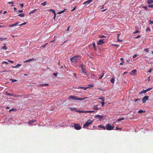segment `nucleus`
<instances>
[{"instance_id": "42", "label": "nucleus", "mask_w": 153, "mask_h": 153, "mask_svg": "<svg viewBox=\"0 0 153 153\" xmlns=\"http://www.w3.org/2000/svg\"><path fill=\"white\" fill-rule=\"evenodd\" d=\"M94 87V85H93L92 84H91L88 85V87Z\"/></svg>"}, {"instance_id": "49", "label": "nucleus", "mask_w": 153, "mask_h": 153, "mask_svg": "<svg viewBox=\"0 0 153 153\" xmlns=\"http://www.w3.org/2000/svg\"><path fill=\"white\" fill-rule=\"evenodd\" d=\"M103 75H104V74H102V75L101 76H100V77H99V79H102V77H103Z\"/></svg>"}, {"instance_id": "37", "label": "nucleus", "mask_w": 153, "mask_h": 153, "mask_svg": "<svg viewBox=\"0 0 153 153\" xmlns=\"http://www.w3.org/2000/svg\"><path fill=\"white\" fill-rule=\"evenodd\" d=\"M65 10L60 11L59 12V13H58V14H60L63 13V12H65Z\"/></svg>"}, {"instance_id": "4", "label": "nucleus", "mask_w": 153, "mask_h": 153, "mask_svg": "<svg viewBox=\"0 0 153 153\" xmlns=\"http://www.w3.org/2000/svg\"><path fill=\"white\" fill-rule=\"evenodd\" d=\"M78 56H75L70 58V60L73 63H76L77 62V58Z\"/></svg>"}, {"instance_id": "29", "label": "nucleus", "mask_w": 153, "mask_h": 153, "mask_svg": "<svg viewBox=\"0 0 153 153\" xmlns=\"http://www.w3.org/2000/svg\"><path fill=\"white\" fill-rule=\"evenodd\" d=\"M148 7L153 8V4H151V5H148Z\"/></svg>"}, {"instance_id": "36", "label": "nucleus", "mask_w": 153, "mask_h": 153, "mask_svg": "<svg viewBox=\"0 0 153 153\" xmlns=\"http://www.w3.org/2000/svg\"><path fill=\"white\" fill-rule=\"evenodd\" d=\"M36 10H34L33 11H32L31 12H30L29 13V14H31V13H34V12L36 11Z\"/></svg>"}, {"instance_id": "16", "label": "nucleus", "mask_w": 153, "mask_h": 153, "mask_svg": "<svg viewBox=\"0 0 153 153\" xmlns=\"http://www.w3.org/2000/svg\"><path fill=\"white\" fill-rule=\"evenodd\" d=\"M147 3L149 4H152L153 3V0H148Z\"/></svg>"}, {"instance_id": "38", "label": "nucleus", "mask_w": 153, "mask_h": 153, "mask_svg": "<svg viewBox=\"0 0 153 153\" xmlns=\"http://www.w3.org/2000/svg\"><path fill=\"white\" fill-rule=\"evenodd\" d=\"M106 37V36H104V35H100L99 36V38H105Z\"/></svg>"}, {"instance_id": "23", "label": "nucleus", "mask_w": 153, "mask_h": 153, "mask_svg": "<svg viewBox=\"0 0 153 153\" xmlns=\"http://www.w3.org/2000/svg\"><path fill=\"white\" fill-rule=\"evenodd\" d=\"M110 82L112 83H114V78H111V79H110Z\"/></svg>"}, {"instance_id": "34", "label": "nucleus", "mask_w": 153, "mask_h": 153, "mask_svg": "<svg viewBox=\"0 0 153 153\" xmlns=\"http://www.w3.org/2000/svg\"><path fill=\"white\" fill-rule=\"evenodd\" d=\"M98 99L102 100V101H104V98H99Z\"/></svg>"}, {"instance_id": "47", "label": "nucleus", "mask_w": 153, "mask_h": 153, "mask_svg": "<svg viewBox=\"0 0 153 153\" xmlns=\"http://www.w3.org/2000/svg\"><path fill=\"white\" fill-rule=\"evenodd\" d=\"M124 63V61H123L122 62H121V63H120V64H119V65H123V64Z\"/></svg>"}, {"instance_id": "60", "label": "nucleus", "mask_w": 153, "mask_h": 153, "mask_svg": "<svg viewBox=\"0 0 153 153\" xmlns=\"http://www.w3.org/2000/svg\"><path fill=\"white\" fill-rule=\"evenodd\" d=\"M18 12H19V13H22V10H19V11H18Z\"/></svg>"}, {"instance_id": "32", "label": "nucleus", "mask_w": 153, "mask_h": 153, "mask_svg": "<svg viewBox=\"0 0 153 153\" xmlns=\"http://www.w3.org/2000/svg\"><path fill=\"white\" fill-rule=\"evenodd\" d=\"M2 49L3 50H6L7 49V48H6V46L5 45H4L3 47L2 48Z\"/></svg>"}, {"instance_id": "48", "label": "nucleus", "mask_w": 153, "mask_h": 153, "mask_svg": "<svg viewBox=\"0 0 153 153\" xmlns=\"http://www.w3.org/2000/svg\"><path fill=\"white\" fill-rule=\"evenodd\" d=\"M89 88V87H84L83 88V89H84V90H86V89Z\"/></svg>"}, {"instance_id": "1", "label": "nucleus", "mask_w": 153, "mask_h": 153, "mask_svg": "<svg viewBox=\"0 0 153 153\" xmlns=\"http://www.w3.org/2000/svg\"><path fill=\"white\" fill-rule=\"evenodd\" d=\"M87 98V97L85 98H78L77 97H75L74 96H71L69 97L68 99H72L75 100H83L86 99Z\"/></svg>"}, {"instance_id": "41", "label": "nucleus", "mask_w": 153, "mask_h": 153, "mask_svg": "<svg viewBox=\"0 0 153 153\" xmlns=\"http://www.w3.org/2000/svg\"><path fill=\"white\" fill-rule=\"evenodd\" d=\"M93 45L94 48V50H96V47L95 46V44L94 43H93Z\"/></svg>"}, {"instance_id": "2", "label": "nucleus", "mask_w": 153, "mask_h": 153, "mask_svg": "<svg viewBox=\"0 0 153 153\" xmlns=\"http://www.w3.org/2000/svg\"><path fill=\"white\" fill-rule=\"evenodd\" d=\"M93 122V121L91 120H88L85 123L84 126H83V128H85L89 125H90Z\"/></svg>"}, {"instance_id": "44", "label": "nucleus", "mask_w": 153, "mask_h": 153, "mask_svg": "<svg viewBox=\"0 0 153 153\" xmlns=\"http://www.w3.org/2000/svg\"><path fill=\"white\" fill-rule=\"evenodd\" d=\"M149 23H150V24H153V20H149Z\"/></svg>"}, {"instance_id": "53", "label": "nucleus", "mask_w": 153, "mask_h": 153, "mask_svg": "<svg viewBox=\"0 0 153 153\" xmlns=\"http://www.w3.org/2000/svg\"><path fill=\"white\" fill-rule=\"evenodd\" d=\"M151 89H152V88H149L146 89V90H145L146 91H150Z\"/></svg>"}, {"instance_id": "19", "label": "nucleus", "mask_w": 153, "mask_h": 153, "mask_svg": "<svg viewBox=\"0 0 153 153\" xmlns=\"http://www.w3.org/2000/svg\"><path fill=\"white\" fill-rule=\"evenodd\" d=\"M76 111L80 113H85V111L76 110Z\"/></svg>"}, {"instance_id": "46", "label": "nucleus", "mask_w": 153, "mask_h": 153, "mask_svg": "<svg viewBox=\"0 0 153 153\" xmlns=\"http://www.w3.org/2000/svg\"><path fill=\"white\" fill-rule=\"evenodd\" d=\"M140 36L138 35L137 36L135 37V39H138V38H140Z\"/></svg>"}, {"instance_id": "50", "label": "nucleus", "mask_w": 153, "mask_h": 153, "mask_svg": "<svg viewBox=\"0 0 153 153\" xmlns=\"http://www.w3.org/2000/svg\"><path fill=\"white\" fill-rule=\"evenodd\" d=\"M144 51H145V52H149L148 49H144Z\"/></svg>"}, {"instance_id": "9", "label": "nucleus", "mask_w": 153, "mask_h": 153, "mask_svg": "<svg viewBox=\"0 0 153 153\" xmlns=\"http://www.w3.org/2000/svg\"><path fill=\"white\" fill-rule=\"evenodd\" d=\"M103 43V39H100L99 40V41H98V42L97 43V44L98 45H100Z\"/></svg>"}, {"instance_id": "3", "label": "nucleus", "mask_w": 153, "mask_h": 153, "mask_svg": "<svg viewBox=\"0 0 153 153\" xmlns=\"http://www.w3.org/2000/svg\"><path fill=\"white\" fill-rule=\"evenodd\" d=\"M105 128L108 130H111L114 128V126H111L110 123H108L106 124Z\"/></svg>"}, {"instance_id": "17", "label": "nucleus", "mask_w": 153, "mask_h": 153, "mask_svg": "<svg viewBox=\"0 0 153 153\" xmlns=\"http://www.w3.org/2000/svg\"><path fill=\"white\" fill-rule=\"evenodd\" d=\"M81 69H82V71L83 73L86 74V73L85 72V69L83 68V66H81Z\"/></svg>"}, {"instance_id": "8", "label": "nucleus", "mask_w": 153, "mask_h": 153, "mask_svg": "<svg viewBox=\"0 0 153 153\" xmlns=\"http://www.w3.org/2000/svg\"><path fill=\"white\" fill-rule=\"evenodd\" d=\"M136 72V69L133 70L130 72V74L131 75H134V74Z\"/></svg>"}, {"instance_id": "51", "label": "nucleus", "mask_w": 153, "mask_h": 153, "mask_svg": "<svg viewBox=\"0 0 153 153\" xmlns=\"http://www.w3.org/2000/svg\"><path fill=\"white\" fill-rule=\"evenodd\" d=\"M139 33V31L138 30H137L135 31V32H134L133 34H134L135 33Z\"/></svg>"}, {"instance_id": "12", "label": "nucleus", "mask_w": 153, "mask_h": 153, "mask_svg": "<svg viewBox=\"0 0 153 153\" xmlns=\"http://www.w3.org/2000/svg\"><path fill=\"white\" fill-rule=\"evenodd\" d=\"M92 1V0H88V1H86L85 2H84V4H89Z\"/></svg>"}, {"instance_id": "40", "label": "nucleus", "mask_w": 153, "mask_h": 153, "mask_svg": "<svg viewBox=\"0 0 153 153\" xmlns=\"http://www.w3.org/2000/svg\"><path fill=\"white\" fill-rule=\"evenodd\" d=\"M102 105V106L103 107V105H104V101H102L100 102Z\"/></svg>"}, {"instance_id": "26", "label": "nucleus", "mask_w": 153, "mask_h": 153, "mask_svg": "<svg viewBox=\"0 0 153 153\" xmlns=\"http://www.w3.org/2000/svg\"><path fill=\"white\" fill-rule=\"evenodd\" d=\"M124 120V118H120V119H118L117 120V121H120L121 120Z\"/></svg>"}, {"instance_id": "43", "label": "nucleus", "mask_w": 153, "mask_h": 153, "mask_svg": "<svg viewBox=\"0 0 153 153\" xmlns=\"http://www.w3.org/2000/svg\"><path fill=\"white\" fill-rule=\"evenodd\" d=\"M2 64H5L6 65L8 64L7 62L6 61H3L2 62Z\"/></svg>"}, {"instance_id": "22", "label": "nucleus", "mask_w": 153, "mask_h": 153, "mask_svg": "<svg viewBox=\"0 0 153 153\" xmlns=\"http://www.w3.org/2000/svg\"><path fill=\"white\" fill-rule=\"evenodd\" d=\"M49 85H48V84H42L39 85V86H48Z\"/></svg>"}, {"instance_id": "7", "label": "nucleus", "mask_w": 153, "mask_h": 153, "mask_svg": "<svg viewBox=\"0 0 153 153\" xmlns=\"http://www.w3.org/2000/svg\"><path fill=\"white\" fill-rule=\"evenodd\" d=\"M94 118H98L99 120H101L103 118V116L102 115H97L94 116Z\"/></svg>"}, {"instance_id": "33", "label": "nucleus", "mask_w": 153, "mask_h": 153, "mask_svg": "<svg viewBox=\"0 0 153 153\" xmlns=\"http://www.w3.org/2000/svg\"><path fill=\"white\" fill-rule=\"evenodd\" d=\"M46 4V2H44L41 4V5L43 6H45Z\"/></svg>"}, {"instance_id": "58", "label": "nucleus", "mask_w": 153, "mask_h": 153, "mask_svg": "<svg viewBox=\"0 0 153 153\" xmlns=\"http://www.w3.org/2000/svg\"><path fill=\"white\" fill-rule=\"evenodd\" d=\"M137 55L136 54H135V55H134L133 56V58H135L136 56H137Z\"/></svg>"}, {"instance_id": "25", "label": "nucleus", "mask_w": 153, "mask_h": 153, "mask_svg": "<svg viewBox=\"0 0 153 153\" xmlns=\"http://www.w3.org/2000/svg\"><path fill=\"white\" fill-rule=\"evenodd\" d=\"M7 3L12 4L11 7H13L14 6V5H13V1L8 2V3Z\"/></svg>"}, {"instance_id": "20", "label": "nucleus", "mask_w": 153, "mask_h": 153, "mask_svg": "<svg viewBox=\"0 0 153 153\" xmlns=\"http://www.w3.org/2000/svg\"><path fill=\"white\" fill-rule=\"evenodd\" d=\"M34 59H29L28 60H27L25 61V62H29L30 61H32Z\"/></svg>"}, {"instance_id": "62", "label": "nucleus", "mask_w": 153, "mask_h": 153, "mask_svg": "<svg viewBox=\"0 0 153 153\" xmlns=\"http://www.w3.org/2000/svg\"><path fill=\"white\" fill-rule=\"evenodd\" d=\"M23 5H24L23 4H20V7H23Z\"/></svg>"}, {"instance_id": "31", "label": "nucleus", "mask_w": 153, "mask_h": 153, "mask_svg": "<svg viewBox=\"0 0 153 153\" xmlns=\"http://www.w3.org/2000/svg\"><path fill=\"white\" fill-rule=\"evenodd\" d=\"M122 129V128H119L117 126V127H116V129H114V130H121Z\"/></svg>"}, {"instance_id": "21", "label": "nucleus", "mask_w": 153, "mask_h": 153, "mask_svg": "<svg viewBox=\"0 0 153 153\" xmlns=\"http://www.w3.org/2000/svg\"><path fill=\"white\" fill-rule=\"evenodd\" d=\"M145 111H143L141 110H139V111H138V113H145Z\"/></svg>"}, {"instance_id": "56", "label": "nucleus", "mask_w": 153, "mask_h": 153, "mask_svg": "<svg viewBox=\"0 0 153 153\" xmlns=\"http://www.w3.org/2000/svg\"><path fill=\"white\" fill-rule=\"evenodd\" d=\"M122 41V40H119V38H117V42H121Z\"/></svg>"}, {"instance_id": "35", "label": "nucleus", "mask_w": 153, "mask_h": 153, "mask_svg": "<svg viewBox=\"0 0 153 153\" xmlns=\"http://www.w3.org/2000/svg\"><path fill=\"white\" fill-rule=\"evenodd\" d=\"M10 80L12 81V82H16L17 81V80L16 79H10Z\"/></svg>"}, {"instance_id": "54", "label": "nucleus", "mask_w": 153, "mask_h": 153, "mask_svg": "<svg viewBox=\"0 0 153 153\" xmlns=\"http://www.w3.org/2000/svg\"><path fill=\"white\" fill-rule=\"evenodd\" d=\"M146 31H150V28L149 27H147V29H146Z\"/></svg>"}, {"instance_id": "55", "label": "nucleus", "mask_w": 153, "mask_h": 153, "mask_svg": "<svg viewBox=\"0 0 153 153\" xmlns=\"http://www.w3.org/2000/svg\"><path fill=\"white\" fill-rule=\"evenodd\" d=\"M140 100V99H134V101H137L138 100Z\"/></svg>"}, {"instance_id": "10", "label": "nucleus", "mask_w": 153, "mask_h": 153, "mask_svg": "<svg viewBox=\"0 0 153 153\" xmlns=\"http://www.w3.org/2000/svg\"><path fill=\"white\" fill-rule=\"evenodd\" d=\"M36 122V120H30L29 121V123H28V124H29V125H32V124Z\"/></svg>"}, {"instance_id": "30", "label": "nucleus", "mask_w": 153, "mask_h": 153, "mask_svg": "<svg viewBox=\"0 0 153 153\" xmlns=\"http://www.w3.org/2000/svg\"><path fill=\"white\" fill-rule=\"evenodd\" d=\"M6 94L7 95H10V96H13V95L12 94H10L9 93L7 92L6 93Z\"/></svg>"}, {"instance_id": "39", "label": "nucleus", "mask_w": 153, "mask_h": 153, "mask_svg": "<svg viewBox=\"0 0 153 153\" xmlns=\"http://www.w3.org/2000/svg\"><path fill=\"white\" fill-rule=\"evenodd\" d=\"M16 111V110H15L14 108H13L11 109H10V110H9V112H10V111Z\"/></svg>"}, {"instance_id": "45", "label": "nucleus", "mask_w": 153, "mask_h": 153, "mask_svg": "<svg viewBox=\"0 0 153 153\" xmlns=\"http://www.w3.org/2000/svg\"><path fill=\"white\" fill-rule=\"evenodd\" d=\"M142 7L144 8L145 10H147V7L146 6Z\"/></svg>"}, {"instance_id": "18", "label": "nucleus", "mask_w": 153, "mask_h": 153, "mask_svg": "<svg viewBox=\"0 0 153 153\" xmlns=\"http://www.w3.org/2000/svg\"><path fill=\"white\" fill-rule=\"evenodd\" d=\"M20 66H21L20 64H17V65L16 66H12V67H13V68H17L20 67Z\"/></svg>"}, {"instance_id": "64", "label": "nucleus", "mask_w": 153, "mask_h": 153, "mask_svg": "<svg viewBox=\"0 0 153 153\" xmlns=\"http://www.w3.org/2000/svg\"><path fill=\"white\" fill-rule=\"evenodd\" d=\"M89 113V111H85V113Z\"/></svg>"}, {"instance_id": "6", "label": "nucleus", "mask_w": 153, "mask_h": 153, "mask_svg": "<svg viewBox=\"0 0 153 153\" xmlns=\"http://www.w3.org/2000/svg\"><path fill=\"white\" fill-rule=\"evenodd\" d=\"M148 98H149V97L147 96H145L144 97H143V99H142L143 103V104H145V103H146V100H148Z\"/></svg>"}, {"instance_id": "13", "label": "nucleus", "mask_w": 153, "mask_h": 153, "mask_svg": "<svg viewBox=\"0 0 153 153\" xmlns=\"http://www.w3.org/2000/svg\"><path fill=\"white\" fill-rule=\"evenodd\" d=\"M18 24V22H17L15 23V24H13L10 25L8 26V27H14V26H16V25H17Z\"/></svg>"}, {"instance_id": "27", "label": "nucleus", "mask_w": 153, "mask_h": 153, "mask_svg": "<svg viewBox=\"0 0 153 153\" xmlns=\"http://www.w3.org/2000/svg\"><path fill=\"white\" fill-rule=\"evenodd\" d=\"M18 16H20L21 17H24V14H19L18 15Z\"/></svg>"}, {"instance_id": "57", "label": "nucleus", "mask_w": 153, "mask_h": 153, "mask_svg": "<svg viewBox=\"0 0 153 153\" xmlns=\"http://www.w3.org/2000/svg\"><path fill=\"white\" fill-rule=\"evenodd\" d=\"M48 44V43H47L46 44H45V45H44L42 46V48L45 47V46L46 45H47Z\"/></svg>"}, {"instance_id": "15", "label": "nucleus", "mask_w": 153, "mask_h": 153, "mask_svg": "<svg viewBox=\"0 0 153 153\" xmlns=\"http://www.w3.org/2000/svg\"><path fill=\"white\" fill-rule=\"evenodd\" d=\"M98 127L100 128H102L104 130L106 129L105 127L101 125L98 126Z\"/></svg>"}, {"instance_id": "5", "label": "nucleus", "mask_w": 153, "mask_h": 153, "mask_svg": "<svg viewBox=\"0 0 153 153\" xmlns=\"http://www.w3.org/2000/svg\"><path fill=\"white\" fill-rule=\"evenodd\" d=\"M74 127L75 128V129L79 130H80L81 129V126L79 125V124H75L74 125Z\"/></svg>"}, {"instance_id": "59", "label": "nucleus", "mask_w": 153, "mask_h": 153, "mask_svg": "<svg viewBox=\"0 0 153 153\" xmlns=\"http://www.w3.org/2000/svg\"><path fill=\"white\" fill-rule=\"evenodd\" d=\"M53 75H54V76H55L56 77L57 76V74L55 73H53Z\"/></svg>"}, {"instance_id": "14", "label": "nucleus", "mask_w": 153, "mask_h": 153, "mask_svg": "<svg viewBox=\"0 0 153 153\" xmlns=\"http://www.w3.org/2000/svg\"><path fill=\"white\" fill-rule=\"evenodd\" d=\"M147 91H146V90H143V91H140V92H139V94H142L145 93Z\"/></svg>"}, {"instance_id": "52", "label": "nucleus", "mask_w": 153, "mask_h": 153, "mask_svg": "<svg viewBox=\"0 0 153 153\" xmlns=\"http://www.w3.org/2000/svg\"><path fill=\"white\" fill-rule=\"evenodd\" d=\"M8 62H10V63H13V61H12V60H8Z\"/></svg>"}, {"instance_id": "28", "label": "nucleus", "mask_w": 153, "mask_h": 153, "mask_svg": "<svg viewBox=\"0 0 153 153\" xmlns=\"http://www.w3.org/2000/svg\"><path fill=\"white\" fill-rule=\"evenodd\" d=\"M27 23V22H24V23H22L21 24H20L19 25L20 26H22V25H25Z\"/></svg>"}, {"instance_id": "63", "label": "nucleus", "mask_w": 153, "mask_h": 153, "mask_svg": "<svg viewBox=\"0 0 153 153\" xmlns=\"http://www.w3.org/2000/svg\"><path fill=\"white\" fill-rule=\"evenodd\" d=\"M71 110H75V111H76V110H76V109H75V108H71Z\"/></svg>"}, {"instance_id": "61", "label": "nucleus", "mask_w": 153, "mask_h": 153, "mask_svg": "<svg viewBox=\"0 0 153 153\" xmlns=\"http://www.w3.org/2000/svg\"><path fill=\"white\" fill-rule=\"evenodd\" d=\"M5 39H4V38H0V40H1L2 41H3L5 40Z\"/></svg>"}, {"instance_id": "11", "label": "nucleus", "mask_w": 153, "mask_h": 153, "mask_svg": "<svg viewBox=\"0 0 153 153\" xmlns=\"http://www.w3.org/2000/svg\"><path fill=\"white\" fill-rule=\"evenodd\" d=\"M97 106L98 105H94L93 108V109L95 111H97L99 110V108L97 107Z\"/></svg>"}, {"instance_id": "24", "label": "nucleus", "mask_w": 153, "mask_h": 153, "mask_svg": "<svg viewBox=\"0 0 153 153\" xmlns=\"http://www.w3.org/2000/svg\"><path fill=\"white\" fill-rule=\"evenodd\" d=\"M49 11H51L53 13H54V14H55V11L54 10H53L52 9H51L49 10Z\"/></svg>"}]
</instances>
